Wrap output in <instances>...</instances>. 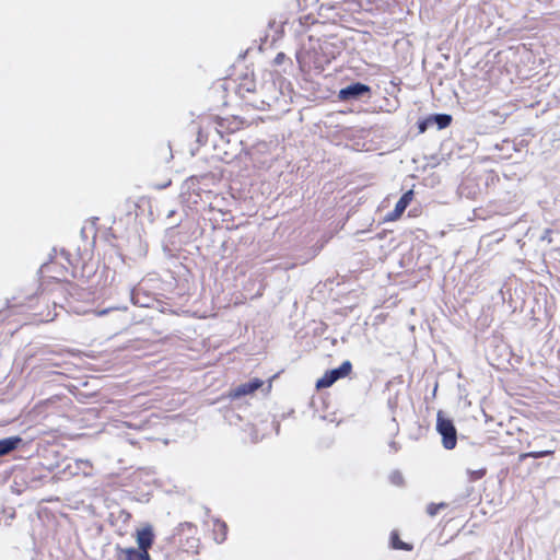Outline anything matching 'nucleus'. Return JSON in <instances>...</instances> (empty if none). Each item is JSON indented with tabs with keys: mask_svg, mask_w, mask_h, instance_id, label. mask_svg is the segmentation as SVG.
Masks as SVG:
<instances>
[{
	"mask_svg": "<svg viewBox=\"0 0 560 560\" xmlns=\"http://www.w3.org/2000/svg\"><path fill=\"white\" fill-rule=\"evenodd\" d=\"M33 357H34L33 354H32V355H28V357H27V355H24L23 358L16 357V358L14 359V363H18L20 360H23V361H24V363H25V364H27V365L30 366V365L32 364V363H31V361H32Z\"/></svg>",
	"mask_w": 560,
	"mask_h": 560,
	"instance_id": "obj_21",
	"label": "nucleus"
},
{
	"mask_svg": "<svg viewBox=\"0 0 560 560\" xmlns=\"http://www.w3.org/2000/svg\"><path fill=\"white\" fill-rule=\"evenodd\" d=\"M264 385L260 378H253L246 383H242L231 389L230 397L233 399L241 398L243 396L252 395Z\"/></svg>",
	"mask_w": 560,
	"mask_h": 560,
	"instance_id": "obj_5",
	"label": "nucleus"
},
{
	"mask_svg": "<svg viewBox=\"0 0 560 560\" xmlns=\"http://www.w3.org/2000/svg\"><path fill=\"white\" fill-rule=\"evenodd\" d=\"M23 444V439L19 435L0 439V457L9 455Z\"/></svg>",
	"mask_w": 560,
	"mask_h": 560,
	"instance_id": "obj_10",
	"label": "nucleus"
},
{
	"mask_svg": "<svg viewBox=\"0 0 560 560\" xmlns=\"http://www.w3.org/2000/svg\"><path fill=\"white\" fill-rule=\"evenodd\" d=\"M444 508H446L445 503H439V504L430 503L427 508V513L430 516H435L438 514L439 510L444 509Z\"/></svg>",
	"mask_w": 560,
	"mask_h": 560,
	"instance_id": "obj_18",
	"label": "nucleus"
},
{
	"mask_svg": "<svg viewBox=\"0 0 560 560\" xmlns=\"http://www.w3.org/2000/svg\"><path fill=\"white\" fill-rule=\"evenodd\" d=\"M61 364L58 362H50V360H47L45 363L42 364L43 370L46 373H54V374H65L62 371L54 370L55 368H60Z\"/></svg>",
	"mask_w": 560,
	"mask_h": 560,
	"instance_id": "obj_15",
	"label": "nucleus"
},
{
	"mask_svg": "<svg viewBox=\"0 0 560 560\" xmlns=\"http://www.w3.org/2000/svg\"><path fill=\"white\" fill-rule=\"evenodd\" d=\"M68 353H69V354H71V355H74V354H77L78 352L71 351V352H68ZM83 353H84L86 357H89V358H92V359H95V358H96L95 355H90L88 352H83Z\"/></svg>",
	"mask_w": 560,
	"mask_h": 560,
	"instance_id": "obj_24",
	"label": "nucleus"
},
{
	"mask_svg": "<svg viewBox=\"0 0 560 560\" xmlns=\"http://www.w3.org/2000/svg\"><path fill=\"white\" fill-rule=\"evenodd\" d=\"M436 430L442 435V443L446 450H453L456 446L457 433L451 419L444 416L443 411L438 412Z\"/></svg>",
	"mask_w": 560,
	"mask_h": 560,
	"instance_id": "obj_1",
	"label": "nucleus"
},
{
	"mask_svg": "<svg viewBox=\"0 0 560 560\" xmlns=\"http://www.w3.org/2000/svg\"><path fill=\"white\" fill-rule=\"evenodd\" d=\"M552 454H553V451H540V452L523 453V454L520 455V460H524L527 457L540 458V457L549 456V455H552Z\"/></svg>",
	"mask_w": 560,
	"mask_h": 560,
	"instance_id": "obj_16",
	"label": "nucleus"
},
{
	"mask_svg": "<svg viewBox=\"0 0 560 560\" xmlns=\"http://www.w3.org/2000/svg\"><path fill=\"white\" fill-rule=\"evenodd\" d=\"M15 516V512L13 510L2 509L0 511V523H4V525H10L11 520Z\"/></svg>",
	"mask_w": 560,
	"mask_h": 560,
	"instance_id": "obj_17",
	"label": "nucleus"
},
{
	"mask_svg": "<svg viewBox=\"0 0 560 560\" xmlns=\"http://www.w3.org/2000/svg\"><path fill=\"white\" fill-rule=\"evenodd\" d=\"M440 129L446 128L452 122V117L447 114H439L434 117Z\"/></svg>",
	"mask_w": 560,
	"mask_h": 560,
	"instance_id": "obj_14",
	"label": "nucleus"
},
{
	"mask_svg": "<svg viewBox=\"0 0 560 560\" xmlns=\"http://www.w3.org/2000/svg\"><path fill=\"white\" fill-rule=\"evenodd\" d=\"M392 478H393V481H394L395 483H400V482H401V480H402V477H401L399 474H395V475H393V477H392Z\"/></svg>",
	"mask_w": 560,
	"mask_h": 560,
	"instance_id": "obj_22",
	"label": "nucleus"
},
{
	"mask_svg": "<svg viewBox=\"0 0 560 560\" xmlns=\"http://www.w3.org/2000/svg\"><path fill=\"white\" fill-rule=\"evenodd\" d=\"M370 92V86L363 84V83H353L345 89H341L339 92V98L342 101H348L351 98H355L360 95H363L365 93Z\"/></svg>",
	"mask_w": 560,
	"mask_h": 560,
	"instance_id": "obj_9",
	"label": "nucleus"
},
{
	"mask_svg": "<svg viewBox=\"0 0 560 560\" xmlns=\"http://www.w3.org/2000/svg\"><path fill=\"white\" fill-rule=\"evenodd\" d=\"M271 381H272V378L269 381V385H268V387H267V392H269V390H270V388H271Z\"/></svg>",
	"mask_w": 560,
	"mask_h": 560,
	"instance_id": "obj_25",
	"label": "nucleus"
},
{
	"mask_svg": "<svg viewBox=\"0 0 560 560\" xmlns=\"http://www.w3.org/2000/svg\"><path fill=\"white\" fill-rule=\"evenodd\" d=\"M352 371V364L350 361H345L339 368L328 370L325 374L317 380L316 388L323 389L328 388L335 384L338 380L345 378L350 375Z\"/></svg>",
	"mask_w": 560,
	"mask_h": 560,
	"instance_id": "obj_2",
	"label": "nucleus"
},
{
	"mask_svg": "<svg viewBox=\"0 0 560 560\" xmlns=\"http://www.w3.org/2000/svg\"><path fill=\"white\" fill-rule=\"evenodd\" d=\"M415 198L412 189L407 190L400 199L397 201L393 211L388 212L385 217L386 222H395L401 218L407 207L411 203Z\"/></svg>",
	"mask_w": 560,
	"mask_h": 560,
	"instance_id": "obj_3",
	"label": "nucleus"
},
{
	"mask_svg": "<svg viewBox=\"0 0 560 560\" xmlns=\"http://www.w3.org/2000/svg\"><path fill=\"white\" fill-rule=\"evenodd\" d=\"M284 58V54L283 52H279L275 59L276 63H281L282 59Z\"/></svg>",
	"mask_w": 560,
	"mask_h": 560,
	"instance_id": "obj_23",
	"label": "nucleus"
},
{
	"mask_svg": "<svg viewBox=\"0 0 560 560\" xmlns=\"http://www.w3.org/2000/svg\"><path fill=\"white\" fill-rule=\"evenodd\" d=\"M44 478H46V476L37 475L33 469L25 471L23 477L28 488H37L42 485Z\"/></svg>",
	"mask_w": 560,
	"mask_h": 560,
	"instance_id": "obj_11",
	"label": "nucleus"
},
{
	"mask_svg": "<svg viewBox=\"0 0 560 560\" xmlns=\"http://www.w3.org/2000/svg\"><path fill=\"white\" fill-rule=\"evenodd\" d=\"M117 560H152L149 552L138 551L135 547L124 548L116 546Z\"/></svg>",
	"mask_w": 560,
	"mask_h": 560,
	"instance_id": "obj_7",
	"label": "nucleus"
},
{
	"mask_svg": "<svg viewBox=\"0 0 560 560\" xmlns=\"http://www.w3.org/2000/svg\"><path fill=\"white\" fill-rule=\"evenodd\" d=\"M390 544L394 549H400V550H407V551L412 549L411 545L400 540V538L396 532L392 533Z\"/></svg>",
	"mask_w": 560,
	"mask_h": 560,
	"instance_id": "obj_13",
	"label": "nucleus"
},
{
	"mask_svg": "<svg viewBox=\"0 0 560 560\" xmlns=\"http://www.w3.org/2000/svg\"><path fill=\"white\" fill-rule=\"evenodd\" d=\"M514 357V352H490L487 360L490 365L498 370H509L510 368L515 369V365L512 363Z\"/></svg>",
	"mask_w": 560,
	"mask_h": 560,
	"instance_id": "obj_4",
	"label": "nucleus"
},
{
	"mask_svg": "<svg viewBox=\"0 0 560 560\" xmlns=\"http://www.w3.org/2000/svg\"><path fill=\"white\" fill-rule=\"evenodd\" d=\"M212 525H213L212 530L214 533H217V532L219 533V534H215L213 539L217 542L224 541L225 537H226V530H228L226 524L224 522H221L220 520H215V521L212 522Z\"/></svg>",
	"mask_w": 560,
	"mask_h": 560,
	"instance_id": "obj_12",
	"label": "nucleus"
},
{
	"mask_svg": "<svg viewBox=\"0 0 560 560\" xmlns=\"http://www.w3.org/2000/svg\"><path fill=\"white\" fill-rule=\"evenodd\" d=\"M153 542H154V533H153L151 526H147L137 532L138 548H136V550L149 552V549L152 547Z\"/></svg>",
	"mask_w": 560,
	"mask_h": 560,
	"instance_id": "obj_8",
	"label": "nucleus"
},
{
	"mask_svg": "<svg viewBox=\"0 0 560 560\" xmlns=\"http://www.w3.org/2000/svg\"><path fill=\"white\" fill-rule=\"evenodd\" d=\"M117 560H152L149 552L138 551L135 547L124 548L116 546Z\"/></svg>",
	"mask_w": 560,
	"mask_h": 560,
	"instance_id": "obj_6",
	"label": "nucleus"
},
{
	"mask_svg": "<svg viewBox=\"0 0 560 560\" xmlns=\"http://www.w3.org/2000/svg\"><path fill=\"white\" fill-rule=\"evenodd\" d=\"M470 474V479L471 480H477V479H480L485 476L486 474V469H479V470H474V471H469Z\"/></svg>",
	"mask_w": 560,
	"mask_h": 560,
	"instance_id": "obj_19",
	"label": "nucleus"
},
{
	"mask_svg": "<svg viewBox=\"0 0 560 560\" xmlns=\"http://www.w3.org/2000/svg\"><path fill=\"white\" fill-rule=\"evenodd\" d=\"M118 517H119V520H121L124 523H127V522H129V520L131 518V514H130L128 511H126V510H121V511L119 512V516H118Z\"/></svg>",
	"mask_w": 560,
	"mask_h": 560,
	"instance_id": "obj_20",
	"label": "nucleus"
}]
</instances>
